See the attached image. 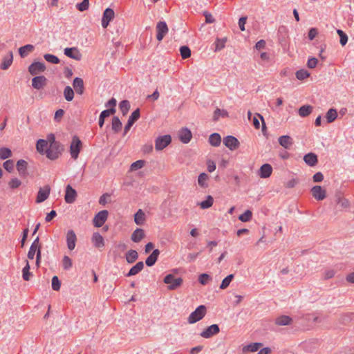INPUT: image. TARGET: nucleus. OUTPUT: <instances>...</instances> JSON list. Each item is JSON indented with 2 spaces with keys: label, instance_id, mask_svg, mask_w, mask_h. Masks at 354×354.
<instances>
[{
  "label": "nucleus",
  "instance_id": "nucleus-61",
  "mask_svg": "<svg viewBox=\"0 0 354 354\" xmlns=\"http://www.w3.org/2000/svg\"><path fill=\"white\" fill-rule=\"evenodd\" d=\"M115 111H116L115 108H110V109L104 110L100 113L101 118H106L110 116L111 115L114 114L115 113Z\"/></svg>",
  "mask_w": 354,
  "mask_h": 354
},
{
  "label": "nucleus",
  "instance_id": "nucleus-29",
  "mask_svg": "<svg viewBox=\"0 0 354 354\" xmlns=\"http://www.w3.org/2000/svg\"><path fill=\"white\" fill-rule=\"evenodd\" d=\"M160 254V251L158 249H156L153 251V252L147 257L146 259V264L148 266H152L155 264L158 259V257Z\"/></svg>",
  "mask_w": 354,
  "mask_h": 354
},
{
  "label": "nucleus",
  "instance_id": "nucleus-33",
  "mask_svg": "<svg viewBox=\"0 0 354 354\" xmlns=\"http://www.w3.org/2000/svg\"><path fill=\"white\" fill-rule=\"evenodd\" d=\"M28 163L24 160H19L17 162V169L21 176H26Z\"/></svg>",
  "mask_w": 354,
  "mask_h": 354
},
{
  "label": "nucleus",
  "instance_id": "nucleus-56",
  "mask_svg": "<svg viewBox=\"0 0 354 354\" xmlns=\"http://www.w3.org/2000/svg\"><path fill=\"white\" fill-rule=\"evenodd\" d=\"M211 280V277L209 274L206 273H203L199 275L198 277V281L202 285H206L209 283V281Z\"/></svg>",
  "mask_w": 354,
  "mask_h": 354
},
{
  "label": "nucleus",
  "instance_id": "nucleus-7",
  "mask_svg": "<svg viewBox=\"0 0 354 354\" xmlns=\"http://www.w3.org/2000/svg\"><path fill=\"white\" fill-rule=\"evenodd\" d=\"M156 30L157 32L156 39L159 41L162 40L169 31L168 26L165 21L158 22L156 26Z\"/></svg>",
  "mask_w": 354,
  "mask_h": 354
},
{
  "label": "nucleus",
  "instance_id": "nucleus-14",
  "mask_svg": "<svg viewBox=\"0 0 354 354\" xmlns=\"http://www.w3.org/2000/svg\"><path fill=\"white\" fill-rule=\"evenodd\" d=\"M114 11L111 8H106L103 13L102 19V26L103 28H106L109 22L114 18Z\"/></svg>",
  "mask_w": 354,
  "mask_h": 354
},
{
  "label": "nucleus",
  "instance_id": "nucleus-39",
  "mask_svg": "<svg viewBox=\"0 0 354 354\" xmlns=\"http://www.w3.org/2000/svg\"><path fill=\"white\" fill-rule=\"evenodd\" d=\"M145 221V214L139 209L134 216V221L137 225H142Z\"/></svg>",
  "mask_w": 354,
  "mask_h": 354
},
{
  "label": "nucleus",
  "instance_id": "nucleus-42",
  "mask_svg": "<svg viewBox=\"0 0 354 354\" xmlns=\"http://www.w3.org/2000/svg\"><path fill=\"white\" fill-rule=\"evenodd\" d=\"M227 115V112L225 110L217 108L214 112L213 120L217 121L220 118H226Z\"/></svg>",
  "mask_w": 354,
  "mask_h": 354
},
{
  "label": "nucleus",
  "instance_id": "nucleus-24",
  "mask_svg": "<svg viewBox=\"0 0 354 354\" xmlns=\"http://www.w3.org/2000/svg\"><path fill=\"white\" fill-rule=\"evenodd\" d=\"M73 88H74L75 92L77 94L82 95L84 93V82L82 78L75 77L73 80Z\"/></svg>",
  "mask_w": 354,
  "mask_h": 354
},
{
  "label": "nucleus",
  "instance_id": "nucleus-30",
  "mask_svg": "<svg viewBox=\"0 0 354 354\" xmlns=\"http://www.w3.org/2000/svg\"><path fill=\"white\" fill-rule=\"evenodd\" d=\"M35 49L33 45L27 44L19 48V53L21 57H26L29 53Z\"/></svg>",
  "mask_w": 354,
  "mask_h": 354
},
{
  "label": "nucleus",
  "instance_id": "nucleus-46",
  "mask_svg": "<svg viewBox=\"0 0 354 354\" xmlns=\"http://www.w3.org/2000/svg\"><path fill=\"white\" fill-rule=\"evenodd\" d=\"M234 277V276L233 274H230L225 277L221 282L220 288L222 290L226 289L229 286Z\"/></svg>",
  "mask_w": 354,
  "mask_h": 354
},
{
  "label": "nucleus",
  "instance_id": "nucleus-11",
  "mask_svg": "<svg viewBox=\"0 0 354 354\" xmlns=\"http://www.w3.org/2000/svg\"><path fill=\"white\" fill-rule=\"evenodd\" d=\"M140 118V110L139 109H137L135 110L130 117L129 118L128 122L127 124L124 127V134L125 135L131 129V127L133 126L135 122H136Z\"/></svg>",
  "mask_w": 354,
  "mask_h": 354
},
{
  "label": "nucleus",
  "instance_id": "nucleus-53",
  "mask_svg": "<svg viewBox=\"0 0 354 354\" xmlns=\"http://www.w3.org/2000/svg\"><path fill=\"white\" fill-rule=\"evenodd\" d=\"M180 53L183 59H187L191 56V50L186 46L180 47Z\"/></svg>",
  "mask_w": 354,
  "mask_h": 354
},
{
  "label": "nucleus",
  "instance_id": "nucleus-4",
  "mask_svg": "<svg viewBox=\"0 0 354 354\" xmlns=\"http://www.w3.org/2000/svg\"><path fill=\"white\" fill-rule=\"evenodd\" d=\"M164 282L169 285V290H175L182 285L183 279L180 277L175 278L173 274H169L165 277Z\"/></svg>",
  "mask_w": 354,
  "mask_h": 354
},
{
  "label": "nucleus",
  "instance_id": "nucleus-17",
  "mask_svg": "<svg viewBox=\"0 0 354 354\" xmlns=\"http://www.w3.org/2000/svg\"><path fill=\"white\" fill-rule=\"evenodd\" d=\"M64 54L67 57L77 61H79L82 59V54L80 53V50L75 47L66 48L64 49Z\"/></svg>",
  "mask_w": 354,
  "mask_h": 354
},
{
  "label": "nucleus",
  "instance_id": "nucleus-6",
  "mask_svg": "<svg viewBox=\"0 0 354 354\" xmlns=\"http://www.w3.org/2000/svg\"><path fill=\"white\" fill-rule=\"evenodd\" d=\"M220 331V328L218 324H212L205 328L203 331L200 333L201 337L209 339L213 336L217 335Z\"/></svg>",
  "mask_w": 354,
  "mask_h": 354
},
{
  "label": "nucleus",
  "instance_id": "nucleus-41",
  "mask_svg": "<svg viewBox=\"0 0 354 354\" xmlns=\"http://www.w3.org/2000/svg\"><path fill=\"white\" fill-rule=\"evenodd\" d=\"M337 117V110L335 109H330L326 114V118L328 123L334 122L336 120Z\"/></svg>",
  "mask_w": 354,
  "mask_h": 354
},
{
  "label": "nucleus",
  "instance_id": "nucleus-47",
  "mask_svg": "<svg viewBox=\"0 0 354 354\" xmlns=\"http://www.w3.org/2000/svg\"><path fill=\"white\" fill-rule=\"evenodd\" d=\"M30 265L28 261H26V263L25 267L22 270V277L25 281H29L31 277V273L30 272Z\"/></svg>",
  "mask_w": 354,
  "mask_h": 354
},
{
  "label": "nucleus",
  "instance_id": "nucleus-55",
  "mask_svg": "<svg viewBox=\"0 0 354 354\" xmlns=\"http://www.w3.org/2000/svg\"><path fill=\"white\" fill-rule=\"evenodd\" d=\"M44 57L47 62L50 63L58 64L59 62V58L57 56L51 54H45Z\"/></svg>",
  "mask_w": 354,
  "mask_h": 354
},
{
  "label": "nucleus",
  "instance_id": "nucleus-21",
  "mask_svg": "<svg viewBox=\"0 0 354 354\" xmlns=\"http://www.w3.org/2000/svg\"><path fill=\"white\" fill-rule=\"evenodd\" d=\"M13 62V53L10 51L2 59V62L0 65V68L2 70H7L12 64Z\"/></svg>",
  "mask_w": 354,
  "mask_h": 354
},
{
  "label": "nucleus",
  "instance_id": "nucleus-22",
  "mask_svg": "<svg viewBox=\"0 0 354 354\" xmlns=\"http://www.w3.org/2000/svg\"><path fill=\"white\" fill-rule=\"evenodd\" d=\"M272 173V167L270 164H263L259 170V176L261 178H269Z\"/></svg>",
  "mask_w": 354,
  "mask_h": 354
},
{
  "label": "nucleus",
  "instance_id": "nucleus-44",
  "mask_svg": "<svg viewBox=\"0 0 354 354\" xmlns=\"http://www.w3.org/2000/svg\"><path fill=\"white\" fill-rule=\"evenodd\" d=\"M227 41V38L224 37L222 39L217 38L215 41V51H220L225 46V43Z\"/></svg>",
  "mask_w": 354,
  "mask_h": 354
},
{
  "label": "nucleus",
  "instance_id": "nucleus-23",
  "mask_svg": "<svg viewBox=\"0 0 354 354\" xmlns=\"http://www.w3.org/2000/svg\"><path fill=\"white\" fill-rule=\"evenodd\" d=\"M46 84V78L44 76H37L32 80V86L36 89L43 88Z\"/></svg>",
  "mask_w": 354,
  "mask_h": 354
},
{
  "label": "nucleus",
  "instance_id": "nucleus-43",
  "mask_svg": "<svg viewBox=\"0 0 354 354\" xmlns=\"http://www.w3.org/2000/svg\"><path fill=\"white\" fill-rule=\"evenodd\" d=\"M64 96L66 100H67L68 102L73 100V99L74 97V91L71 86H67L65 87V88L64 90Z\"/></svg>",
  "mask_w": 354,
  "mask_h": 354
},
{
  "label": "nucleus",
  "instance_id": "nucleus-19",
  "mask_svg": "<svg viewBox=\"0 0 354 354\" xmlns=\"http://www.w3.org/2000/svg\"><path fill=\"white\" fill-rule=\"evenodd\" d=\"M91 242L94 247L101 249L104 246V240L103 236L98 232L93 234L91 237Z\"/></svg>",
  "mask_w": 354,
  "mask_h": 354
},
{
  "label": "nucleus",
  "instance_id": "nucleus-2",
  "mask_svg": "<svg viewBox=\"0 0 354 354\" xmlns=\"http://www.w3.org/2000/svg\"><path fill=\"white\" fill-rule=\"evenodd\" d=\"M82 148V141L77 136H74L70 145V153L73 159H77Z\"/></svg>",
  "mask_w": 354,
  "mask_h": 354
},
{
  "label": "nucleus",
  "instance_id": "nucleus-63",
  "mask_svg": "<svg viewBox=\"0 0 354 354\" xmlns=\"http://www.w3.org/2000/svg\"><path fill=\"white\" fill-rule=\"evenodd\" d=\"M337 204L342 208H347L349 206V202L347 199L339 197Z\"/></svg>",
  "mask_w": 354,
  "mask_h": 354
},
{
  "label": "nucleus",
  "instance_id": "nucleus-49",
  "mask_svg": "<svg viewBox=\"0 0 354 354\" xmlns=\"http://www.w3.org/2000/svg\"><path fill=\"white\" fill-rule=\"evenodd\" d=\"M296 77L299 80H304L310 76V73L305 69H301L296 72Z\"/></svg>",
  "mask_w": 354,
  "mask_h": 354
},
{
  "label": "nucleus",
  "instance_id": "nucleus-48",
  "mask_svg": "<svg viewBox=\"0 0 354 354\" xmlns=\"http://www.w3.org/2000/svg\"><path fill=\"white\" fill-rule=\"evenodd\" d=\"M12 156V151L7 147L0 148V159L5 160Z\"/></svg>",
  "mask_w": 354,
  "mask_h": 354
},
{
  "label": "nucleus",
  "instance_id": "nucleus-5",
  "mask_svg": "<svg viewBox=\"0 0 354 354\" xmlns=\"http://www.w3.org/2000/svg\"><path fill=\"white\" fill-rule=\"evenodd\" d=\"M171 142V137L169 135L159 136L155 141V149L161 151L167 147Z\"/></svg>",
  "mask_w": 354,
  "mask_h": 354
},
{
  "label": "nucleus",
  "instance_id": "nucleus-35",
  "mask_svg": "<svg viewBox=\"0 0 354 354\" xmlns=\"http://www.w3.org/2000/svg\"><path fill=\"white\" fill-rule=\"evenodd\" d=\"M262 346L261 343H252L243 348V353L256 352Z\"/></svg>",
  "mask_w": 354,
  "mask_h": 354
},
{
  "label": "nucleus",
  "instance_id": "nucleus-50",
  "mask_svg": "<svg viewBox=\"0 0 354 354\" xmlns=\"http://www.w3.org/2000/svg\"><path fill=\"white\" fill-rule=\"evenodd\" d=\"M252 213L250 210H246L243 214L239 216V219L242 222H248L252 219Z\"/></svg>",
  "mask_w": 354,
  "mask_h": 354
},
{
  "label": "nucleus",
  "instance_id": "nucleus-60",
  "mask_svg": "<svg viewBox=\"0 0 354 354\" xmlns=\"http://www.w3.org/2000/svg\"><path fill=\"white\" fill-rule=\"evenodd\" d=\"M61 283L57 276H54L52 279V288L54 290H59L60 289Z\"/></svg>",
  "mask_w": 354,
  "mask_h": 354
},
{
  "label": "nucleus",
  "instance_id": "nucleus-40",
  "mask_svg": "<svg viewBox=\"0 0 354 354\" xmlns=\"http://www.w3.org/2000/svg\"><path fill=\"white\" fill-rule=\"evenodd\" d=\"M138 258V252L134 250H130L126 254V260L129 263L135 262Z\"/></svg>",
  "mask_w": 354,
  "mask_h": 354
},
{
  "label": "nucleus",
  "instance_id": "nucleus-26",
  "mask_svg": "<svg viewBox=\"0 0 354 354\" xmlns=\"http://www.w3.org/2000/svg\"><path fill=\"white\" fill-rule=\"evenodd\" d=\"M278 140L279 145L285 149H289L293 143L292 139L289 136H281Z\"/></svg>",
  "mask_w": 354,
  "mask_h": 354
},
{
  "label": "nucleus",
  "instance_id": "nucleus-18",
  "mask_svg": "<svg viewBox=\"0 0 354 354\" xmlns=\"http://www.w3.org/2000/svg\"><path fill=\"white\" fill-rule=\"evenodd\" d=\"M178 138L182 142L187 144L191 140L192 133L187 128H183L178 132Z\"/></svg>",
  "mask_w": 354,
  "mask_h": 354
},
{
  "label": "nucleus",
  "instance_id": "nucleus-64",
  "mask_svg": "<svg viewBox=\"0 0 354 354\" xmlns=\"http://www.w3.org/2000/svg\"><path fill=\"white\" fill-rule=\"evenodd\" d=\"M317 62H318L317 59H316L315 57H312V58L308 59V62H307V66L310 68H314L316 67Z\"/></svg>",
  "mask_w": 354,
  "mask_h": 354
},
{
  "label": "nucleus",
  "instance_id": "nucleus-34",
  "mask_svg": "<svg viewBox=\"0 0 354 354\" xmlns=\"http://www.w3.org/2000/svg\"><path fill=\"white\" fill-rule=\"evenodd\" d=\"M214 204V198L212 196H207L206 200L198 203V205L202 209H205L211 207Z\"/></svg>",
  "mask_w": 354,
  "mask_h": 354
},
{
  "label": "nucleus",
  "instance_id": "nucleus-62",
  "mask_svg": "<svg viewBox=\"0 0 354 354\" xmlns=\"http://www.w3.org/2000/svg\"><path fill=\"white\" fill-rule=\"evenodd\" d=\"M3 167L6 170L11 172L14 169V162L12 160H8L3 162Z\"/></svg>",
  "mask_w": 354,
  "mask_h": 354
},
{
  "label": "nucleus",
  "instance_id": "nucleus-31",
  "mask_svg": "<svg viewBox=\"0 0 354 354\" xmlns=\"http://www.w3.org/2000/svg\"><path fill=\"white\" fill-rule=\"evenodd\" d=\"M144 268V263L142 261L138 262L134 266H133L128 274H127V277H131L139 273Z\"/></svg>",
  "mask_w": 354,
  "mask_h": 354
},
{
  "label": "nucleus",
  "instance_id": "nucleus-13",
  "mask_svg": "<svg viewBox=\"0 0 354 354\" xmlns=\"http://www.w3.org/2000/svg\"><path fill=\"white\" fill-rule=\"evenodd\" d=\"M223 143L230 150H235L239 146V140L234 136H228L224 138Z\"/></svg>",
  "mask_w": 354,
  "mask_h": 354
},
{
  "label": "nucleus",
  "instance_id": "nucleus-51",
  "mask_svg": "<svg viewBox=\"0 0 354 354\" xmlns=\"http://www.w3.org/2000/svg\"><path fill=\"white\" fill-rule=\"evenodd\" d=\"M120 109L123 115H126L130 109L129 102L127 100H122L120 103Z\"/></svg>",
  "mask_w": 354,
  "mask_h": 354
},
{
  "label": "nucleus",
  "instance_id": "nucleus-38",
  "mask_svg": "<svg viewBox=\"0 0 354 354\" xmlns=\"http://www.w3.org/2000/svg\"><path fill=\"white\" fill-rule=\"evenodd\" d=\"M313 107L310 105H304L299 109V114L301 117H306L313 111Z\"/></svg>",
  "mask_w": 354,
  "mask_h": 354
},
{
  "label": "nucleus",
  "instance_id": "nucleus-52",
  "mask_svg": "<svg viewBox=\"0 0 354 354\" xmlns=\"http://www.w3.org/2000/svg\"><path fill=\"white\" fill-rule=\"evenodd\" d=\"M145 165V161L142 160H137L134 162H133L131 165V167H130V170L131 171H136L139 169H141L144 167Z\"/></svg>",
  "mask_w": 354,
  "mask_h": 354
},
{
  "label": "nucleus",
  "instance_id": "nucleus-12",
  "mask_svg": "<svg viewBox=\"0 0 354 354\" xmlns=\"http://www.w3.org/2000/svg\"><path fill=\"white\" fill-rule=\"evenodd\" d=\"M77 236L73 230H69L66 233V243L68 250H73L76 245Z\"/></svg>",
  "mask_w": 354,
  "mask_h": 354
},
{
  "label": "nucleus",
  "instance_id": "nucleus-28",
  "mask_svg": "<svg viewBox=\"0 0 354 354\" xmlns=\"http://www.w3.org/2000/svg\"><path fill=\"white\" fill-rule=\"evenodd\" d=\"M145 237V232L142 229L137 228L131 234V240L135 243H139Z\"/></svg>",
  "mask_w": 354,
  "mask_h": 354
},
{
  "label": "nucleus",
  "instance_id": "nucleus-20",
  "mask_svg": "<svg viewBox=\"0 0 354 354\" xmlns=\"http://www.w3.org/2000/svg\"><path fill=\"white\" fill-rule=\"evenodd\" d=\"M39 250H41V246L39 245V239L37 237L30 245L28 253V258L29 259H33L35 254H37Z\"/></svg>",
  "mask_w": 354,
  "mask_h": 354
},
{
  "label": "nucleus",
  "instance_id": "nucleus-59",
  "mask_svg": "<svg viewBox=\"0 0 354 354\" xmlns=\"http://www.w3.org/2000/svg\"><path fill=\"white\" fill-rule=\"evenodd\" d=\"M76 7L81 12L86 10L89 7V0H83L82 3H77Z\"/></svg>",
  "mask_w": 354,
  "mask_h": 354
},
{
  "label": "nucleus",
  "instance_id": "nucleus-8",
  "mask_svg": "<svg viewBox=\"0 0 354 354\" xmlns=\"http://www.w3.org/2000/svg\"><path fill=\"white\" fill-rule=\"evenodd\" d=\"M108 214L107 210L99 212L93 218V225L97 227L102 226L107 219Z\"/></svg>",
  "mask_w": 354,
  "mask_h": 354
},
{
  "label": "nucleus",
  "instance_id": "nucleus-15",
  "mask_svg": "<svg viewBox=\"0 0 354 354\" xmlns=\"http://www.w3.org/2000/svg\"><path fill=\"white\" fill-rule=\"evenodd\" d=\"M311 194L318 201H322L326 196V190L319 185L314 186L311 189Z\"/></svg>",
  "mask_w": 354,
  "mask_h": 354
},
{
  "label": "nucleus",
  "instance_id": "nucleus-27",
  "mask_svg": "<svg viewBox=\"0 0 354 354\" xmlns=\"http://www.w3.org/2000/svg\"><path fill=\"white\" fill-rule=\"evenodd\" d=\"M304 162L309 166H315L317 163V156L313 153H308L304 156Z\"/></svg>",
  "mask_w": 354,
  "mask_h": 354
},
{
  "label": "nucleus",
  "instance_id": "nucleus-1",
  "mask_svg": "<svg viewBox=\"0 0 354 354\" xmlns=\"http://www.w3.org/2000/svg\"><path fill=\"white\" fill-rule=\"evenodd\" d=\"M63 149L60 144H52L49 145L44 155L47 158L55 160L59 157Z\"/></svg>",
  "mask_w": 354,
  "mask_h": 354
},
{
  "label": "nucleus",
  "instance_id": "nucleus-3",
  "mask_svg": "<svg viewBox=\"0 0 354 354\" xmlns=\"http://www.w3.org/2000/svg\"><path fill=\"white\" fill-rule=\"evenodd\" d=\"M205 314L206 307L203 305H201L189 315L187 321L189 324H194L201 320L205 317Z\"/></svg>",
  "mask_w": 354,
  "mask_h": 354
},
{
  "label": "nucleus",
  "instance_id": "nucleus-37",
  "mask_svg": "<svg viewBox=\"0 0 354 354\" xmlns=\"http://www.w3.org/2000/svg\"><path fill=\"white\" fill-rule=\"evenodd\" d=\"M208 175L205 173H201L198 177V184L201 187L206 188L208 187Z\"/></svg>",
  "mask_w": 354,
  "mask_h": 354
},
{
  "label": "nucleus",
  "instance_id": "nucleus-36",
  "mask_svg": "<svg viewBox=\"0 0 354 354\" xmlns=\"http://www.w3.org/2000/svg\"><path fill=\"white\" fill-rule=\"evenodd\" d=\"M221 142V136L218 133H214L209 138V142L213 147H218Z\"/></svg>",
  "mask_w": 354,
  "mask_h": 354
},
{
  "label": "nucleus",
  "instance_id": "nucleus-9",
  "mask_svg": "<svg viewBox=\"0 0 354 354\" xmlns=\"http://www.w3.org/2000/svg\"><path fill=\"white\" fill-rule=\"evenodd\" d=\"M46 70L44 63L39 62H33L28 68V71L32 75H38Z\"/></svg>",
  "mask_w": 354,
  "mask_h": 354
},
{
  "label": "nucleus",
  "instance_id": "nucleus-25",
  "mask_svg": "<svg viewBox=\"0 0 354 354\" xmlns=\"http://www.w3.org/2000/svg\"><path fill=\"white\" fill-rule=\"evenodd\" d=\"M48 146V141L44 139H39L37 142L36 149L40 154L44 155Z\"/></svg>",
  "mask_w": 354,
  "mask_h": 354
},
{
  "label": "nucleus",
  "instance_id": "nucleus-16",
  "mask_svg": "<svg viewBox=\"0 0 354 354\" xmlns=\"http://www.w3.org/2000/svg\"><path fill=\"white\" fill-rule=\"evenodd\" d=\"M77 198V192L71 186L67 185L64 199L67 203H73Z\"/></svg>",
  "mask_w": 354,
  "mask_h": 354
},
{
  "label": "nucleus",
  "instance_id": "nucleus-54",
  "mask_svg": "<svg viewBox=\"0 0 354 354\" xmlns=\"http://www.w3.org/2000/svg\"><path fill=\"white\" fill-rule=\"evenodd\" d=\"M21 185V181L17 178H13L8 182L10 188L14 189L18 188Z\"/></svg>",
  "mask_w": 354,
  "mask_h": 354
},
{
  "label": "nucleus",
  "instance_id": "nucleus-32",
  "mask_svg": "<svg viewBox=\"0 0 354 354\" xmlns=\"http://www.w3.org/2000/svg\"><path fill=\"white\" fill-rule=\"evenodd\" d=\"M292 323V319L289 316L282 315L275 319V324L278 326H286Z\"/></svg>",
  "mask_w": 354,
  "mask_h": 354
},
{
  "label": "nucleus",
  "instance_id": "nucleus-45",
  "mask_svg": "<svg viewBox=\"0 0 354 354\" xmlns=\"http://www.w3.org/2000/svg\"><path fill=\"white\" fill-rule=\"evenodd\" d=\"M122 122L118 117H114L112 119V129L114 132H119L122 129Z\"/></svg>",
  "mask_w": 354,
  "mask_h": 354
},
{
  "label": "nucleus",
  "instance_id": "nucleus-58",
  "mask_svg": "<svg viewBox=\"0 0 354 354\" xmlns=\"http://www.w3.org/2000/svg\"><path fill=\"white\" fill-rule=\"evenodd\" d=\"M337 34L339 35V36L340 37V41H339L340 44L342 46L346 45V44L348 41V37H347V35L342 30H337Z\"/></svg>",
  "mask_w": 354,
  "mask_h": 354
},
{
  "label": "nucleus",
  "instance_id": "nucleus-10",
  "mask_svg": "<svg viewBox=\"0 0 354 354\" xmlns=\"http://www.w3.org/2000/svg\"><path fill=\"white\" fill-rule=\"evenodd\" d=\"M50 187L49 185H46L42 188H40L37 196L36 203H41L46 201L50 194Z\"/></svg>",
  "mask_w": 354,
  "mask_h": 354
},
{
  "label": "nucleus",
  "instance_id": "nucleus-57",
  "mask_svg": "<svg viewBox=\"0 0 354 354\" xmlns=\"http://www.w3.org/2000/svg\"><path fill=\"white\" fill-rule=\"evenodd\" d=\"M62 266L64 269L68 270L72 266V260L68 257L64 256L62 259Z\"/></svg>",
  "mask_w": 354,
  "mask_h": 354
}]
</instances>
